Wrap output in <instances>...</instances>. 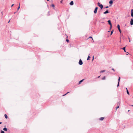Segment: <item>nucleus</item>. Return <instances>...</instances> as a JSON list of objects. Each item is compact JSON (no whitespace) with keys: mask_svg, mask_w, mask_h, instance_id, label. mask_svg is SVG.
Returning a JSON list of instances; mask_svg holds the SVG:
<instances>
[{"mask_svg":"<svg viewBox=\"0 0 133 133\" xmlns=\"http://www.w3.org/2000/svg\"><path fill=\"white\" fill-rule=\"evenodd\" d=\"M97 4L98 6L100 7L101 9H102L103 8V5L102 4H101L99 2Z\"/></svg>","mask_w":133,"mask_h":133,"instance_id":"nucleus-1","label":"nucleus"},{"mask_svg":"<svg viewBox=\"0 0 133 133\" xmlns=\"http://www.w3.org/2000/svg\"><path fill=\"white\" fill-rule=\"evenodd\" d=\"M78 63L80 65H82L83 64V62L81 59H80Z\"/></svg>","mask_w":133,"mask_h":133,"instance_id":"nucleus-2","label":"nucleus"},{"mask_svg":"<svg viewBox=\"0 0 133 133\" xmlns=\"http://www.w3.org/2000/svg\"><path fill=\"white\" fill-rule=\"evenodd\" d=\"M117 28L119 32L121 33V31L120 28V25L118 24L117 25Z\"/></svg>","mask_w":133,"mask_h":133,"instance_id":"nucleus-3","label":"nucleus"},{"mask_svg":"<svg viewBox=\"0 0 133 133\" xmlns=\"http://www.w3.org/2000/svg\"><path fill=\"white\" fill-rule=\"evenodd\" d=\"M130 24L131 25H132L133 24V19H131Z\"/></svg>","mask_w":133,"mask_h":133,"instance_id":"nucleus-4","label":"nucleus"},{"mask_svg":"<svg viewBox=\"0 0 133 133\" xmlns=\"http://www.w3.org/2000/svg\"><path fill=\"white\" fill-rule=\"evenodd\" d=\"M108 22L109 24L111 26V27L112 26V24L111 22V21L110 20H109L108 21Z\"/></svg>","mask_w":133,"mask_h":133,"instance_id":"nucleus-5","label":"nucleus"},{"mask_svg":"<svg viewBox=\"0 0 133 133\" xmlns=\"http://www.w3.org/2000/svg\"><path fill=\"white\" fill-rule=\"evenodd\" d=\"M131 16L132 17L133 16V10L132 9H131Z\"/></svg>","mask_w":133,"mask_h":133,"instance_id":"nucleus-6","label":"nucleus"},{"mask_svg":"<svg viewBox=\"0 0 133 133\" xmlns=\"http://www.w3.org/2000/svg\"><path fill=\"white\" fill-rule=\"evenodd\" d=\"M109 13V12L108 10H107L103 12L104 14H105Z\"/></svg>","mask_w":133,"mask_h":133,"instance_id":"nucleus-7","label":"nucleus"},{"mask_svg":"<svg viewBox=\"0 0 133 133\" xmlns=\"http://www.w3.org/2000/svg\"><path fill=\"white\" fill-rule=\"evenodd\" d=\"M74 4V2L73 1H71L70 3V5H73Z\"/></svg>","mask_w":133,"mask_h":133,"instance_id":"nucleus-8","label":"nucleus"},{"mask_svg":"<svg viewBox=\"0 0 133 133\" xmlns=\"http://www.w3.org/2000/svg\"><path fill=\"white\" fill-rule=\"evenodd\" d=\"M104 119V117H101V118H100L99 119V120H101V121H102Z\"/></svg>","mask_w":133,"mask_h":133,"instance_id":"nucleus-9","label":"nucleus"},{"mask_svg":"<svg viewBox=\"0 0 133 133\" xmlns=\"http://www.w3.org/2000/svg\"><path fill=\"white\" fill-rule=\"evenodd\" d=\"M113 2L112 0H110L109 2V3L110 4L112 5L113 3Z\"/></svg>","mask_w":133,"mask_h":133,"instance_id":"nucleus-10","label":"nucleus"},{"mask_svg":"<svg viewBox=\"0 0 133 133\" xmlns=\"http://www.w3.org/2000/svg\"><path fill=\"white\" fill-rule=\"evenodd\" d=\"M126 90H127V93L128 94V95H129V92L128 91V89H127V88H126Z\"/></svg>","mask_w":133,"mask_h":133,"instance_id":"nucleus-11","label":"nucleus"},{"mask_svg":"<svg viewBox=\"0 0 133 133\" xmlns=\"http://www.w3.org/2000/svg\"><path fill=\"white\" fill-rule=\"evenodd\" d=\"M122 49L123 50L124 52H126L125 47H124L123 48H122Z\"/></svg>","mask_w":133,"mask_h":133,"instance_id":"nucleus-12","label":"nucleus"},{"mask_svg":"<svg viewBox=\"0 0 133 133\" xmlns=\"http://www.w3.org/2000/svg\"><path fill=\"white\" fill-rule=\"evenodd\" d=\"M3 130H4V131H7V129L6 128H4L3 129Z\"/></svg>","mask_w":133,"mask_h":133,"instance_id":"nucleus-13","label":"nucleus"},{"mask_svg":"<svg viewBox=\"0 0 133 133\" xmlns=\"http://www.w3.org/2000/svg\"><path fill=\"white\" fill-rule=\"evenodd\" d=\"M97 10L95 9L94 11V13L95 14H96L97 13Z\"/></svg>","mask_w":133,"mask_h":133,"instance_id":"nucleus-14","label":"nucleus"},{"mask_svg":"<svg viewBox=\"0 0 133 133\" xmlns=\"http://www.w3.org/2000/svg\"><path fill=\"white\" fill-rule=\"evenodd\" d=\"M105 71V70H102V71H101L100 72V73L103 72H104Z\"/></svg>","mask_w":133,"mask_h":133,"instance_id":"nucleus-15","label":"nucleus"},{"mask_svg":"<svg viewBox=\"0 0 133 133\" xmlns=\"http://www.w3.org/2000/svg\"><path fill=\"white\" fill-rule=\"evenodd\" d=\"M4 116L6 118H8L6 114L4 115Z\"/></svg>","mask_w":133,"mask_h":133,"instance_id":"nucleus-16","label":"nucleus"},{"mask_svg":"<svg viewBox=\"0 0 133 133\" xmlns=\"http://www.w3.org/2000/svg\"><path fill=\"white\" fill-rule=\"evenodd\" d=\"M90 56H89H89L88 57V58H87V60H88L90 58Z\"/></svg>","mask_w":133,"mask_h":133,"instance_id":"nucleus-17","label":"nucleus"},{"mask_svg":"<svg viewBox=\"0 0 133 133\" xmlns=\"http://www.w3.org/2000/svg\"><path fill=\"white\" fill-rule=\"evenodd\" d=\"M84 80V79H83L81 80L79 82V84L81 82H82Z\"/></svg>","mask_w":133,"mask_h":133,"instance_id":"nucleus-18","label":"nucleus"},{"mask_svg":"<svg viewBox=\"0 0 133 133\" xmlns=\"http://www.w3.org/2000/svg\"><path fill=\"white\" fill-rule=\"evenodd\" d=\"M20 8V3H19V6L18 8H17V10H18Z\"/></svg>","mask_w":133,"mask_h":133,"instance_id":"nucleus-19","label":"nucleus"},{"mask_svg":"<svg viewBox=\"0 0 133 133\" xmlns=\"http://www.w3.org/2000/svg\"><path fill=\"white\" fill-rule=\"evenodd\" d=\"M120 79V77H119V78H118V82H119Z\"/></svg>","mask_w":133,"mask_h":133,"instance_id":"nucleus-20","label":"nucleus"},{"mask_svg":"<svg viewBox=\"0 0 133 133\" xmlns=\"http://www.w3.org/2000/svg\"><path fill=\"white\" fill-rule=\"evenodd\" d=\"M105 76H104L102 78V79L103 80H104L105 79Z\"/></svg>","mask_w":133,"mask_h":133,"instance_id":"nucleus-21","label":"nucleus"},{"mask_svg":"<svg viewBox=\"0 0 133 133\" xmlns=\"http://www.w3.org/2000/svg\"><path fill=\"white\" fill-rule=\"evenodd\" d=\"M1 133H5V132L1 130Z\"/></svg>","mask_w":133,"mask_h":133,"instance_id":"nucleus-22","label":"nucleus"},{"mask_svg":"<svg viewBox=\"0 0 133 133\" xmlns=\"http://www.w3.org/2000/svg\"><path fill=\"white\" fill-rule=\"evenodd\" d=\"M113 30L112 31H111V35L113 33Z\"/></svg>","mask_w":133,"mask_h":133,"instance_id":"nucleus-23","label":"nucleus"},{"mask_svg":"<svg viewBox=\"0 0 133 133\" xmlns=\"http://www.w3.org/2000/svg\"><path fill=\"white\" fill-rule=\"evenodd\" d=\"M119 82H118V84L117 85V87H118L119 86Z\"/></svg>","mask_w":133,"mask_h":133,"instance_id":"nucleus-24","label":"nucleus"},{"mask_svg":"<svg viewBox=\"0 0 133 133\" xmlns=\"http://www.w3.org/2000/svg\"><path fill=\"white\" fill-rule=\"evenodd\" d=\"M119 106H118V107H116V109H117L118 108H119Z\"/></svg>","mask_w":133,"mask_h":133,"instance_id":"nucleus-25","label":"nucleus"},{"mask_svg":"<svg viewBox=\"0 0 133 133\" xmlns=\"http://www.w3.org/2000/svg\"><path fill=\"white\" fill-rule=\"evenodd\" d=\"M52 6L53 7H55V5H54V4H52Z\"/></svg>","mask_w":133,"mask_h":133,"instance_id":"nucleus-26","label":"nucleus"},{"mask_svg":"<svg viewBox=\"0 0 133 133\" xmlns=\"http://www.w3.org/2000/svg\"><path fill=\"white\" fill-rule=\"evenodd\" d=\"M66 41L67 42H68L69 41V40L68 39H66Z\"/></svg>","mask_w":133,"mask_h":133,"instance_id":"nucleus-27","label":"nucleus"},{"mask_svg":"<svg viewBox=\"0 0 133 133\" xmlns=\"http://www.w3.org/2000/svg\"><path fill=\"white\" fill-rule=\"evenodd\" d=\"M98 9V8L97 7H96V8H95V9L96 10H97V9Z\"/></svg>","mask_w":133,"mask_h":133,"instance_id":"nucleus-28","label":"nucleus"},{"mask_svg":"<svg viewBox=\"0 0 133 133\" xmlns=\"http://www.w3.org/2000/svg\"><path fill=\"white\" fill-rule=\"evenodd\" d=\"M69 93V92H67L66 94H65V95H63V96H65V95H66L68 93Z\"/></svg>","mask_w":133,"mask_h":133,"instance_id":"nucleus-29","label":"nucleus"},{"mask_svg":"<svg viewBox=\"0 0 133 133\" xmlns=\"http://www.w3.org/2000/svg\"><path fill=\"white\" fill-rule=\"evenodd\" d=\"M109 8V7H108V6H106V7H105V8Z\"/></svg>","mask_w":133,"mask_h":133,"instance_id":"nucleus-30","label":"nucleus"},{"mask_svg":"<svg viewBox=\"0 0 133 133\" xmlns=\"http://www.w3.org/2000/svg\"><path fill=\"white\" fill-rule=\"evenodd\" d=\"M112 70H113L114 71H115V70L114 68L112 69Z\"/></svg>","mask_w":133,"mask_h":133,"instance_id":"nucleus-31","label":"nucleus"},{"mask_svg":"<svg viewBox=\"0 0 133 133\" xmlns=\"http://www.w3.org/2000/svg\"><path fill=\"white\" fill-rule=\"evenodd\" d=\"M128 39H129V42H130V39L129 37L128 38Z\"/></svg>","mask_w":133,"mask_h":133,"instance_id":"nucleus-32","label":"nucleus"},{"mask_svg":"<svg viewBox=\"0 0 133 133\" xmlns=\"http://www.w3.org/2000/svg\"><path fill=\"white\" fill-rule=\"evenodd\" d=\"M14 5V4H12L11 5V7H12V6H13Z\"/></svg>","mask_w":133,"mask_h":133,"instance_id":"nucleus-33","label":"nucleus"},{"mask_svg":"<svg viewBox=\"0 0 133 133\" xmlns=\"http://www.w3.org/2000/svg\"><path fill=\"white\" fill-rule=\"evenodd\" d=\"M94 56H93V59H92V61H93V60H94Z\"/></svg>","mask_w":133,"mask_h":133,"instance_id":"nucleus-34","label":"nucleus"},{"mask_svg":"<svg viewBox=\"0 0 133 133\" xmlns=\"http://www.w3.org/2000/svg\"><path fill=\"white\" fill-rule=\"evenodd\" d=\"M1 13H2V15H3V12H2Z\"/></svg>","mask_w":133,"mask_h":133,"instance_id":"nucleus-35","label":"nucleus"},{"mask_svg":"<svg viewBox=\"0 0 133 133\" xmlns=\"http://www.w3.org/2000/svg\"><path fill=\"white\" fill-rule=\"evenodd\" d=\"M111 28H112V26L111 27V26H110V29H111Z\"/></svg>","mask_w":133,"mask_h":133,"instance_id":"nucleus-36","label":"nucleus"},{"mask_svg":"<svg viewBox=\"0 0 133 133\" xmlns=\"http://www.w3.org/2000/svg\"><path fill=\"white\" fill-rule=\"evenodd\" d=\"M89 38H92V37H89Z\"/></svg>","mask_w":133,"mask_h":133,"instance_id":"nucleus-37","label":"nucleus"},{"mask_svg":"<svg viewBox=\"0 0 133 133\" xmlns=\"http://www.w3.org/2000/svg\"><path fill=\"white\" fill-rule=\"evenodd\" d=\"M2 122H0V124H1V123H2Z\"/></svg>","mask_w":133,"mask_h":133,"instance_id":"nucleus-38","label":"nucleus"},{"mask_svg":"<svg viewBox=\"0 0 133 133\" xmlns=\"http://www.w3.org/2000/svg\"><path fill=\"white\" fill-rule=\"evenodd\" d=\"M100 76L98 77V78H99L100 77Z\"/></svg>","mask_w":133,"mask_h":133,"instance_id":"nucleus-39","label":"nucleus"},{"mask_svg":"<svg viewBox=\"0 0 133 133\" xmlns=\"http://www.w3.org/2000/svg\"><path fill=\"white\" fill-rule=\"evenodd\" d=\"M10 22V21H9L8 22V23H9V22Z\"/></svg>","mask_w":133,"mask_h":133,"instance_id":"nucleus-40","label":"nucleus"},{"mask_svg":"<svg viewBox=\"0 0 133 133\" xmlns=\"http://www.w3.org/2000/svg\"><path fill=\"white\" fill-rule=\"evenodd\" d=\"M129 110L128 111V112H129Z\"/></svg>","mask_w":133,"mask_h":133,"instance_id":"nucleus-41","label":"nucleus"},{"mask_svg":"<svg viewBox=\"0 0 133 133\" xmlns=\"http://www.w3.org/2000/svg\"><path fill=\"white\" fill-rule=\"evenodd\" d=\"M48 1H49V0H47Z\"/></svg>","mask_w":133,"mask_h":133,"instance_id":"nucleus-42","label":"nucleus"},{"mask_svg":"<svg viewBox=\"0 0 133 133\" xmlns=\"http://www.w3.org/2000/svg\"><path fill=\"white\" fill-rule=\"evenodd\" d=\"M61 3H62V1H61Z\"/></svg>","mask_w":133,"mask_h":133,"instance_id":"nucleus-43","label":"nucleus"},{"mask_svg":"<svg viewBox=\"0 0 133 133\" xmlns=\"http://www.w3.org/2000/svg\"><path fill=\"white\" fill-rule=\"evenodd\" d=\"M132 106L133 107V105H132Z\"/></svg>","mask_w":133,"mask_h":133,"instance_id":"nucleus-44","label":"nucleus"}]
</instances>
